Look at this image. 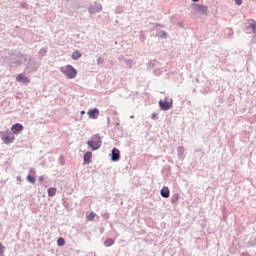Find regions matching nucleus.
<instances>
[{
	"instance_id": "1",
	"label": "nucleus",
	"mask_w": 256,
	"mask_h": 256,
	"mask_svg": "<svg viewBox=\"0 0 256 256\" xmlns=\"http://www.w3.org/2000/svg\"><path fill=\"white\" fill-rule=\"evenodd\" d=\"M0 137L5 145H9L15 141V135L9 130L0 131Z\"/></svg>"
},
{
	"instance_id": "2",
	"label": "nucleus",
	"mask_w": 256,
	"mask_h": 256,
	"mask_svg": "<svg viewBox=\"0 0 256 256\" xmlns=\"http://www.w3.org/2000/svg\"><path fill=\"white\" fill-rule=\"evenodd\" d=\"M61 73L66 75L68 79H75L77 77V70L71 65L64 66L60 69Z\"/></svg>"
},
{
	"instance_id": "3",
	"label": "nucleus",
	"mask_w": 256,
	"mask_h": 256,
	"mask_svg": "<svg viewBox=\"0 0 256 256\" xmlns=\"http://www.w3.org/2000/svg\"><path fill=\"white\" fill-rule=\"evenodd\" d=\"M89 147H91L92 151H97V149H101V137L95 135L92 137L91 140H89L88 142Z\"/></svg>"
},
{
	"instance_id": "4",
	"label": "nucleus",
	"mask_w": 256,
	"mask_h": 256,
	"mask_svg": "<svg viewBox=\"0 0 256 256\" xmlns=\"http://www.w3.org/2000/svg\"><path fill=\"white\" fill-rule=\"evenodd\" d=\"M159 107L162 109V111H169L171 107H173V102H169L166 99L159 101Z\"/></svg>"
},
{
	"instance_id": "5",
	"label": "nucleus",
	"mask_w": 256,
	"mask_h": 256,
	"mask_svg": "<svg viewBox=\"0 0 256 256\" xmlns=\"http://www.w3.org/2000/svg\"><path fill=\"white\" fill-rule=\"evenodd\" d=\"M11 131H12V134L19 135V133L23 131V124H20V123L13 124L11 127Z\"/></svg>"
},
{
	"instance_id": "6",
	"label": "nucleus",
	"mask_w": 256,
	"mask_h": 256,
	"mask_svg": "<svg viewBox=\"0 0 256 256\" xmlns=\"http://www.w3.org/2000/svg\"><path fill=\"white\" fill-rule=\"evenodd\" d=\"M194 9L197 11V13H201L202 15H205V13L208 11L207 6L201 4H195Z\"/></svg>"
},
{
	"instance_id": "7",
	"label": "nucleus",
	"mask_w": 256,
	"mask_h": 256,
	"mask_svg": "<svg viewBox=\"0 0 256 256\" xmlns=\"http://www.w3.org/2000/svg\"><path fill=\"white\" fill-rule=\"evenodd\" d=\"M161 197H164V199H169L171 192L169 191V187L164 186L160 191Z\"/></svg>"
},
{
	"instance_id": "8",
	"label": "nucleus",
	"mask_w": 256,
	"mask_h": 256,
	"mask_svg": "<svg viewBox=\"0 0 256 256\" xmlns=\"http://www.w3.org/2000/svg\"><path fill=\"white\" fill-rule=\"evenodd\" d=\"M16 81H18V83H31V80H29V78H27L23 74H18L16 77Z\"/></svg>"
},
{
	"instance_id": "9",
	"label": "nucleus",
	"mask_w": 256,
	"mask_h": 256,
	"mask_svg": "<svg viewBox=\"0 0 256 256\" xmlns=\"http://www.w3.org/2000/svg\"><path fill=\"white\" fill-rule=\"evenodd\" d=\"M88 116L90 119H97L99 117V109L94 108L93 110L88 111Z\"/></svg>"
},
{
	"instance_id": "10",
	"label": "nucleus",
	"mask_w": 256,
	"mask_h": 256,
	"mask_svg": "<svg viewBox=\"0 0 256 256\" xmlns=\"http://www.w3.org/2000/svg\"><path fill=\"white\" fill-rule=\"evenodd\" d=\"M121 154L119 153V149L113 148L112 150V161H119Z\"/></svg>"
},
{
	"instance_id": "11",
	"label": "nucleus",
	"mask_w": 256,
	"mask_h": 256,
	"mask_svg": "<svg viewBox=\"0 0 256 256\" xmlns=\"http://www.w3.org/2000/svg\"><path fill=\"white\" fill-rule=\"evenodd\" d=\"M91 157H93V153L86 152L85 155H84V163L85 164L91 163Z\"/></svg>"
},
{
	"instance_id": "12",
	"label": "nucleus",
	"mask_w": 256,
	"mask_h": 256,
	"mask_svg": "<svg viewBox=\"0 0 256 256\" xmlns=\"http://www.w3.org/2000/svg\"><path fill=\"white\" fill-rule=\"evenodd\" d=\"M56 193H57V188H49L48 189L49 197H55Z\"/></svg>"
},
{
	"instance_id": "13",
	"label": "nucleus",
	"mask_w": 256,
	"mask_h": 256,
	"mask_svg": "<svg viewBox=\"0 0 256 256\" xmlns=\"http://www.w3.org/2000/svg\"><path fill=\"white\" fill-rule=\"evenodd\" d=\"M79 58H81V52H79V51H75V52H73V54H72V59H74V61H77V59H79Z\"/></svg>"
},
{
	"instance_id": "14",
	"label": "nucleus",
	"mask_w": 256,
	"mask_h": 256,
	"mask_svg": "<svg viewBox=\"0 0 256 256\" xmlns=\"http://www.w3.org/2000/svg\"><path fill=\"white\" fill-rule=\"evenodd\" d=\"M97 214L95 212H90V215L86 216L87 221H93Z\"/></svg>"
},
{
	"instance_id": "15",
	"label": "nucleus",
	"mask_w": 256,
	"mask_h": 256,
	"mask_svg": "<svg viewBox=\"0 0 256 256\" xmlns=\"http://www.w3.org/2000/svg\"><path fill=\"white\" fill-rule=\"evenodd\" d=\"M57 245L59 247H63V245H65V238H63V237L58 238Z\"/></svg>"
},
{
	"instance_id": "16",
	"label": "nucleus",
	"mask_w": 256,
	"mask_h": 256,
	"mask_svg": "<svg viewBox=\"0 0 256 256\" xmlns=\"http://www.w3.org/2000/svg\"><path fill=\"white\" fill-rule=\"evenodd\" d=\"M113 243H115V240H113V239H107V240L104 242V245H105V247H111V245H113Z\"/></svg>"
},
{
	"instance_id": "17",
	"label": "nucleus",
	"mask_w": 256,
	"mask_h": 256,
	"mask_svg": "<svg viewBox=\"0 0 256 256\" xmlns=\"http://www.w3.org/2000/svg\"><path fill=\"white\" fill-rule=\"evenodd\" d=\"M27 181H29V183H32V185H35V177L28 175L27 176Z\"/></svg>"
},
{
	"instance_id": "18",
	"label": "nucleus",
	"mask_w": 256,
	"mask_h": 256,
	"mask_svg": "<svg viewBox=\"0 0 256 256\" xmlns=\"http://www.w3.org/2000/svg\"><path fill=\"white\" fill-rule=\"evenodd\" d=\"M252 24H250V27L252 28L253 30V33H256V22L255 20H251Z\"/></svg>"
},
{
	"instance_id": "19",
	"label": "nucleus",
	"mask_w": 256,
	"mask_h": 256,
	"mask_svg": "<svg viewBox=\"0 0 256 256\" xmlns=\"http://www.w3.org/2000/svg\"><path fill=\"white\" fill-rule=\"evenodd\" d=\"M5 253V246L0 242V256H3Z\"/></svg>"
},
{
	"instance_id": "20",
	"label": "nucleus",
	"mask_w": 256,
	"mask_h": 256,
	"mask_svg": "<svg viewBox=\"0 0 256 256\" xmlns=\"http://www.w3.org/2000/svg\"><path fill=\"white\" fill-rule=\"evenodd\" d=\"M103 58H101V57H99L98 59H97V63H98V65H101V63H103Z\"/></svg>"
},
{
	"instance_id": "21",
	"label": "nucleus",
	"mask_w": 256,
	"mask_h": 256,
	"mask_svg": "<svg viewBox=\"0 0 256 256\" xmlns=\"http://www.w3.org/2000/svg\"><path fill=\"white\" fill-rule=\"evenodd\" d=\"M236 5H242L243 1L242 0H235Z\"/></svg>"
},
{
	"instance_id": "22",
	"label": "nucleus",
	"mask_w": 256,
	"mask_h": 256,
	"mask_svg": "<svg viewBox=\"0 0 256 256\" xmlns=\"http://www.w3.org/2000/svg\"><path fill=\"white\" fill-rule=\"evenodd\" d=\"M151 118H152V119H157V114L153 113V114L151 115Z\"/></svg>"
},
{
	"instance_id": "23",
	"label": "nucleus",
	"mask_w": 256,
	"mask_h": 256,
	"mask_svg": "<svg viewBox=\"0 0 256 256\" xmlns=\"http://www.w3.org/2000/svg\"><path fill=\"white\" fill-rule=\"evenodd\" d=\"M81 115H85V111H81Z\"/></svg>"
},
{
	"instance_id": "24",
	"label": "nucleus",
	"mask_w": 256,
	"mask_h": 256,
	"mask_svg": "<svg viewBox=\"0 0 256 256\" xmlns=\"http://www.w3.org/2000/svg\"><path fill=\"white\" fill-rule=\"evenodd\" d=\"M192 1H194V2L196 3V2L199 1V0H192Z\"/></svg>"
},
{
	"instance_id": "25",
	"label": "nucleus",
	"mask_w": 256,
	"mask_h": 256,
	"mask_svg": "<svg viewBox=\"0 0 256 256\" xmlns=\"http://www.w3.org/2000/svg\"><path fill=\"white\" fill-rule=\"evenodd\" d=\"M40 181H43V177L40 178Z\"/></svg>"
}]
</instances>
